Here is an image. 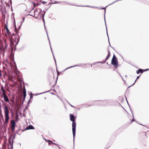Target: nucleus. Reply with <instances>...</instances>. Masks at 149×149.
Returning a JSON list of instances; mask_svg holds the SVG:
<instances>
[{
  "label": "nucleus",
  "instance_id": "obj_2",
  "mask_svg": "<svg viewBox=\"0 0 149 149\" xmlns=\"http://www.w3.org/2000/svg\"><path fill=\"white\" fill-rule=\"evenodd\" d=\"M111 63L113 65L115 66L116 68H117L118 64L117 59L114 54L113 55V57L111 60Z\"/></svg>",
  "mask_w": 149,
  "mask_h": 149
},
{
  "label": "nucleus",
  "instance_id": "obj_36",
  "mask_svg": "<svg viewBox=\"0 0 149 149\" xmlns=\"http://www.w3.org/2000/svg\"><path fill=\"white\" fill-rule=\"evenodd\" d=\"M17 43H16V45H17V44H18V42H19V40H18V39H17Z\"/></svg>",
  "mask_w": 149,
  "mask_h": 149
},
{
  "label": "nucleus",
  "instance_id": "obj_44",
  "mask_svg": "<svg viewBox=\"0 0 149 149\" xmlns=\"http://www.w3.org/2000/svg\"><path fill=\"white\" fill-rule=\"evenodd\" d=\"M134 120H135V119H132V121H132H132H134Z\"/></svg>",
  "mask_w": 149,
  "mask_h": 149
},
{
  "label": "nucleus",
  "instance_id": "obj_22",
  "mask_svg": "<svg viewBox=\"0 0 149 149\" xmlns=\"http://www.w3.org/2000/svg\"><path fill=\"white\" fill-rule=\"evenodd\" d=\"M50 48H51V50H52V54H53V57H54V59L55 60V62L56 63V59H55V57L54 56V54H53V53L52 52V47H51V46H50Z\"/></svg>",
  "mask_w": 149,
  "mask_h": 149
},
{
  "label": "nucleus",
  "instance_id": "obj_3",
  "mask_svg": "<svg viewBox=\"0 0 149 149\" xmlns=\"http://www.w3.org/2000/svg\"><path fill=\"white\" fill-rule=\"evenodd\" d=\"M76 123L73 122L72 123V131L73 137V143L74 144V139L75 135Z\"/></svg>",
  "mask_w": 149,
  "mask_h": 149
},
{
  "label": "nucleus",
  "instance_id": "obj_48",
  "mask_svg": "<svg viewBox=\"0 0 149 149\" xmlns=\"http://www.w3.org/2000/svg\"><path fill=\"white\" fill-rule=\"evenodd\" d=\"M10 4H11V3H12V1H11V0H10Z\"/></svg>",
  "mask_w": 149,
  "mask_h": 149
},
{
  "label": "nucleus",
  "instance_id": "obj_49",
  "mask_svg": "<svg viewBox=\"0 0 149 149\" xmlns=\"http://www.w3.org/2000/svg\"><path fill=\"white\" fill-rule=\"evenodd\" d=\"M15 136H13V139H14V138H15Z\"/></svg>",
  "mask_w": 149,
  "mask_h": 149
},
{
  "label": "nucleus",
  "instance_id": "obj_7",
  "mask_svg": "<svg viewBox=\"0 0 149 149\" xmlns=\"http://www.w3.org/2000/svg\"><path fill=\"white\" fill-rule=\"evenodd\" d=\"M80 65H85V64H78V65H74V66H70L69 67H68L66 69H65L64 70V71L66 70H67V69H68L70 68H72L75 67V66H80Z\"/></svg>",
  "mask_w": 149,
  "mask_h": 149
},
{
  "label": "nucleus",
  "instance_id": "obj_56",
  "mask_svg": "<svg viewBox=\"0 0 149 149\" xmlns=\"http://www.w3.org/2000/svg\"><path fill=\"white\" fill-rule=\"evenodd\" d=\"M107 64L108 65V63L107 62Z\"/></svg>",
  "mask_w": 149,
  "mask_h": 149
},
{
  "label": "nucleus",
  "instance_id": "obj_23",
  "mask_svg": "<svg viewBox=\"0 0 149 149\" xmlns=\"http://www.w3.org/2000/svg\"><path fill=\"white\" fill-rule=\"evenodd\" d=\"M100 63V62H95L94 63H93V65H97V64L98 63Z\"/></svg>",
  "mask_w": 149,
  "mask_h": 149
},
{
  "label": "nucleus",
  "instance_id": "obj_11",
  "mask_svg": "<svg viewBox=\"0 0 149 149\" xmlns=\"http://www.w3.org/2000/svg\"><path fill=\"white\" fill-rule=\"evenodd\" d=\"M11 124L12 126H15V122L14 120H12L11 121Z\"/></svg>",
  "mask_w": 149,
  "mask_h": 149
},
{
  "label": "nucleus",
  "instance_id": "obj_42",
  "mask_svg": "<svg viewBox=\"0 0 149 149\" xmlns=\"http://www.w3.org/2000/svg\"><path fill=\"white\" fill-rule=\"evenodd\" d=\"M42 12V10L41 9L39 13V14H40Z\"/></svg>",
  "mask_w": 149,
  "mask_h": 149
},
{
  "label": "nucleus",
  "instance_id": "obj_10",
  "mask_svg": "<svg viewBox=\"0 0 149 149\" xmlns=\"http://www.w3.org/2000/svg\"><path fill=\"white\" fill-rule=\"evenodd\" d=\"M34 129V127L33 126L30 125L27 127L25 128V130H33Z\"/></svg>",
  "mask_w": 149,
  "mask_h": 149
},
{
  "label": "nucleus",
  "instance_id": "obj_17",
  "mask_svg": "<svg viewBox=\"0 0 149 149\" xmlns=\"http://www.w3.org/2000/svg\"><path fill=\"white\" fill-rule=\"evenodd\" d=\"M62 2H63V3H65V2H61V1H55V2L54 3H49V4H57V3H62Z\"/></svg>",
  "mask_w": 149,
  "mask_h": 149
},
{
  "label": "nucleus",
  "instance_id": "obj_41",
  "mask_svg": "<svg viewBox=\"0 0 149 149\" xmlns=\"http://www.w3.org/2000/svg\"><path fill=\"white\" fill-rule=\"evenodd\" d=\"M1 102L3 103H4V101L3 100H1Z\"/></svg>",
  "mask_w": 149,
  "mask_h": 149
},
{
  "label": "nucleus",
  "instance_id": "obj_20",
  "mask_svg": "<svg viewBox=\"0 0 149 149\" xmlns=\"http://www.w3.org/2000/svg\"><path fill=\"white\" fill-rule=\"evenodd\" d=\"M140 75H141V74H140L139 76H137V77L136 79V80H135V81L134 82V83L133 84H132V85H131V86H129V87H130V86H133V85H134V84H135V82H136V81L137 79H138L139 78V77H140Z\"/></svg>",
  "mask_w": 149,
  "mask_h": 149
},
{
  "label": "nucleus",
  "instance_id": "obj_8",
  "mask_svg": "<svg viewBox=\"0 0 149 149\" xmlns=\"http://www.w3.org/2000/svg\"><path fill=\"white\" fill-rule=\"evenodd\" d=\"M70 117L71 121L73 122H75V118L72 114H70Z\"/></svg>",
  "mask_w": 149,
  "mask_h": 149
},
{
  "label": "nucleus",
  "instance_id": "obj_13",
  "mask_svg": "<svg viewBox=\"0 0 149 149\" xmlns=\"http://www.w3.org/2000/svg\"><path fill=\"white\" fill-rule=\"evenodd\" d=\"M2 91L3 92V94H2V95H1V97H4V96L7 95L6 94V93L5 92V91L4 89H3V90H2Z\"/></svg>",
  "mask_w": 149,
  "mask_h": 149
},
{
  "label": "nucleus",
  "instance_id": "obj_12",
  "mask_svg": "<svg viewBox=\"0 0 149 149\" xmlns=\"http://www.w3.org/2000/svg\"><path fill=\"white\" fill-rule=\"evenodd\" d=\"M3 97L4 100L6 102H9V100L7 95L4 97Z\"/></svg>",
  "mask_w": 149,
  "mask_h": 149
},
{
  "label": "nucleus",
  "instance_id": "obj_46",
  "mask_svg": "<svg viewBox=\"0 0 149 149\" xmlns=\"http://www.w3.org/2000/svg\"><path fill=\"white\" fill-rule=\"evenodd\" d=\"M126 100H127V98H126ZM127 103H128V105H129V107H130V105H129V104H128V102H127Z\"/></svg>",
  "mask_w": 149,
  "mask_h": 149
},
{
  "label": "nucleus",
  "instance_id": "obj_53",
  "mask_svg": "<svg viewBox=\"0 0 149 149\" xmlns=\"http://www.w3.org/2000/svg\"><path fill=\"white\" fill-rule=\"evenodd\" d=\"M38 5H39V4H37V6H38Z\"/></svg>",
  "mask_w": 149,
  "mask_h": 149
},
{
  "label": "nucleus",
  "instance_id": "obj_55",
  "mask_svg": "<svg viewBox=\"0 0 149 149\" xmlns=\"http://www.w3.org/2000/svg\"><path fill=\"white\" fill-rule=\"evenodd\" d=\"M92 65H91V67H92Z\"/></svg>",
  "mask_w": 149,
  "mask_h": 149
},
{
  "label": "nucleus",
  "instance_id": "obj_57",
  "mask_svg": "<svg viewBox=\"0 0 149 149\" xmlns=\"http://www.w3.org/2000/svg\"><path fill=\"white\" fill-rule=\"evenodd\" d=\"M17 33V32H16V33Z\"/></svg>",
  "mask_w": 149,
  "mask_h": 149
},
{
  "label": "nucleus",
  "instance_id": "obj_45",
  "mask_svg": "<svg viewBox=\"0 0 149 149\" xmlns=\"http://www.w3.org/2000/svg\"><path fill=\"white\" fill-rule=\"evenodd\" d=\"M30 100H29L28 101V104H29V103H30Z\"/></svg>",
  "mask_w": 149,
  "mask_h": 149
},
{
  "label": "nucleus",
  "instance_id": "obj_28",
  "mask_svg": "<svg viewBox=\"0 0 149 149\" xmlns=\"http://www.w3.org/2000/svg\"><path fill=\"white\" fill-rule=\"evenodd\" d=\"M148 70H149V69H146L145 70H143V72H145V71H146Z\"/></svg>",
  "mask_w": 149,
  "mask_h": 149
},
{
  "label": "nucleus",
  "instance_id": "obj_27",
  "mask_svg": "<svg viewBox=\"0 0 149 149\" xmlns=\"http://www.w3.org/2000/svg\"><path fill=\"white\" fill-rule=\"evenodd\" d=\"M15 126H12V129L13 131H14L15 129Z\"/></svg>",
  "mask_w": 149,
  "mask_h": 149
},
{
  "label": "nucleus",
  "instance_id": "obj_34",
  "mask_svg": "<svg viewBox=\"0 0 149 149\" xmlns=\"http://www.w3.org/2000/svg\"><path fill=\"white\" fill-rule=\"evenodd\" d=\"M45 13L42 14V15H41L40 17L42 16V17L44 18V16H45Z\"/></svg>",
  "mask_w": 149,
  "mask_h": 149
},
{
  "label": "nucleus",
  "instance_id": "obj_9",
  "mask_svg": "<svg viewBox=\"0 0 149 149\" xmlns=\"http://www.w3.org/2000/svg\"><path fill=\"white\" fill-rule=\"evenodd\" d=\"M7 46L8 45H7L6 44V43H5V46L4 47V46L1 47L0 48V49L2 51H3L4 52L5 51V50L7 48Z\"/></svg>",
  "mask_w": 149,
  "mask_h": 149
},
{
  "label": "nucleus",
  "instance_id": "obj_15",
  "mask_svg": "<svg viewBox=\"0 0 149 149\" xmlns=\"http://www.w3.org/2000/svg\"><path fill=\"white\" fill-rule=\"evenodd\" d=\"M48 141H49V144H50V143H52L53 144H54L55 145L57 146H58V148H59V149H61L58 146L57 144H56V143H53V142H52V141H50L49 140H48Z\"/></svg>",
  "mask_w": 149,
  "mask_h": 149
},
{
  "label": "nucleus",
  "instance_id": "obj_5",
  "mask_svg": "<svg viewBox=\"0 0 149 149\" xmlns=\"http://www.w3.org/2000/svg\"><path fill=\"white\" fill-rule=\"evenodd\" d=\"M99 105H106L105 104V103H106L107 102H108L107 101H106L105 100H103V101H101V100H98L97 101Z\"/></svg>",
  "mask_w": 149,
  "mask_h": 149
},
{
  "label": "nucleus",
  "instance_id": "obj_50",
  "mask_svg": "<svg viewBox=\"0 0 149 149\" xmlns=\"http://www.w3.org/2000/svg\"><path fill=\"white\" fill-rule=\"evenodd\" d=\"M3 87H2L1 88V90H3Z\"/></svg>",
  "mask_w": 149,
  "mask_h": 149
},
{
  "label": "nucleus",
  "instance_id": "obj_30",
  "mask_svg": "<svg viewBox=\"0 0 149 149\" xmlns=\"http://www.w3.org/2000/svg\"><path fill=\"white\" fill-rule=\"evenodd\" d=\"M106 61H105V60L103 62H100V63H101V64H104V63H105L106 62Z\"/></svg>",
  "mask_w": 149,
  "mask_h": 149
},
{
  "label": "nucleus",
  "instance_id": "obj_38",
  "mask_svg": "<svg viewBox=\"0 0 149 149\" xmlns=\"http://www.w3.org/2000/svg\"><path fill=\"white\" fill-rule=\"evenodd\" d=\"M24 19H25V17H24L22 19V22H24Z\"/></svg>",
  "mask_w": 149,
  "mask_h": 149
},
{
  "label": "nucleus",
  "instance_id": "obj_16",
  "mask_svg": "<svg viewBox=\"0 0 149 149\" xmlns=\"http://www.w3.org/2000/svg\"><path fill=\"white\" fill-rule=\"evenodd\" d=\"M108 53H109L108 54V55L105 60V61H107V60L108 59L109 57L110 56V52L109 50L108 51Z\"/></svg>",
  "mask_w": 149,
  "mask_h": 149
},
{
  "label": "nucleus",
  "instance_id": "obj_52",
  "mask_svg": "<svg viewBox=\"0 0 149 149\" xmlns=\"http://www.w3.org/2000/svg\"><path fill=\"white\" fill-rule=\"evenodd\" d=\"M132 116H133V117L134 116H133V113L132 112Z\"/></svg>",
  "mask_w": 149,
  "mask_h": 149
},
{
  "label": "nucleus",
  "instance_id": "obj_1",
  "mask_svg": "<svg viewBox=\"0 0 149 149\" xmlns=\"http://www.w3.org/2000/svg\"><path fill=\"white\" fill-rule=\"evenodd\" d=\"M5 106L4 107V114L5 116V124H7L8 123V120L9 119V110L8 108L7 105L4 104H3Z\"/></svg>",
  "mask_w": 149,
  "mask_h": 149
},
{
  "label": "nucleus",
  "instance_id": "obj_29",
  "mask_svg": "<svg viewBox=\"0 0 149 149\" xmlns=\"http://www.w3.org/2000/svg\"><path fill=\"white\" fill-rule=\"evenodd\" d=\"M47 9H45L43 11V12L45 14L46 12V11H47Z\"/></svg>",
  "mask_w": 149,
  "mask_h": 149
},
{
  "label": "nucleus",
  "instance_id": "obj_14",
  "mask_svg": "<svg viewBox=\"0 0 149 149\" xmlns=\"http://www.w3.org/2000/svg\"><path fill=\"white\" fill-rule=\"evenodd\" d=\"M143 72V70L141 69H139L138 70L136 71V73L137 74H139L140 73H142Z\"/></svg>",
  "mask_w": 149,
  "mask_h": 149
},
{
  "label": "nucleus",
  "instance_id": "obj_43",
  "mask_svg": "<svg viewBox=\"0 0 149 149\" xmlns=\"http://www.w3.org/2000/svg\"><path fill=\"white\" fill-rule=\"evenodd\" d=\"M25 97H23V100L24 101L25 100Z\"/></svg>",
  "mask_w": 149,
  "mask_h": 149
},
{
  "label": "nucleus",
  "instance_id": "obj_18",
  "mask_svg": "<svg viewBox=\"0 0 149 149\" xmlns=\"http://www.w3.org/2000/svg\"><path fill=\"white\" fill-rule=\"evenodd\" d=\"M37 11V10H36V9L35 10V12H34V14L35 13H36V11ZM28 15H30V16H31L33 17H34L35 18H38V16L37 17H35V14L33 15H31V14H28L27 16Z\"/></svg>",
  "mask_w": 149,
  "mask_h": 149
},
{
  "label": "nucleus",
  "instance_id": "obj_26",
  "mask_svg": "<svg viewBox=\"0 0 149 149\" xmlns=\"http://www.w3.org/2000/svg\"><path fill=\"white\" fill-rule=\"evenodd\" d=\"M31 95H30V99L32 98L33 97V96L32 95L33 94L31 92Z\"/></svg>",
  "mask_w": 149,
  "mask_h": 149
},
{
  "label": "nucleus",
  "instance_id": "obj_4",
  "mask_svg": "<svg viewBox=\"0 0 149 149\" xmlns=\"http://www.w3.org/2000/svg\"><path fill=\"white\" fill-rule=\"evenodd\" d=\"M120 0H117L116 1H115L113 2L112 3H111V4H110L109 5H108V6H107L105 8H101V9H105V13H104V20L105 21V26H106V22H105V12H106V8L108 6H109V5H111L112 4L116 2H117L118 1H119ZM106 27V30H107V36H108V40H109V45H110V43H109V37H108V33H107V27Z\"/></svg>",
  "mask_w": 149,
  "mask_h": 149
},
{
  "label": "nucleus",
  "instance_id": "obj_54",
  "mask_svg": "<svg viewBox=\"0 0 149 149\" xmlns=\"http://www.w3.org/2000/svg\"><path fill=\"white\" fill-rule=\"evenodd\" d=\"M20 26H19V29L20 28Z\"/></svg>",
  "mask_w": 149,
  "mask_h": 149
},
{
  "label": "nucleus",
  "instance_id": "obj_19",
  "mask_svg": "<svg viewBox=\"0 0 149 149\" xmlns=\"http://www.w3.org/2000/svg\"><path fill=\"white\" fill-rule=\"evenodd\" d=\"M6 31H7V33L8 34H9V33H10V31L8 29V28H7V26H6Z\"/></svg>",
  "mask_w": 149,
  "mask_h": 149
},
{
  "label": "nucleus",
  "instance_id": "obj_51",
  "mask_svg": "<svg viewBox=\"0 0 149 149\" xmlns=\"http://www.w3.org/2000/svg\"><path fill=\"white\" fill-rule=\"evenodd\" d=\"M141 124V125H143V126H145V125H142V124Z\"/></svg>",
  "mask_w": 149,
  "mask_h": 149
},
{
  "label": "nucleus",
  "instance_id": "obj_6",
  "mask_svg": "<svg viewBox=\"0 0 149 149\" xmlns=\"http://www.w3.org/2000/svg\"><path fill=\"white\" fill-rule=\"evenodd\" d=\"M11 137H10L8 139V143L11 146V149H13V139L12 140V142L11 141Z\"/></svg>",
  "mask_w": 149,
  "mask_h": 149
},
{
  "label": "nucleus",
  "instance_id": "obj_39",
  "mask_svg": "<svg viewBox=\"0 0 149 149\" xmlns=\"http://www.w3.org/2000/svg\"><path fill=\"white\" fill-rule=\"evenodd\" d=\"M68 103L70 104V105L72 107H74L72 105L70 104L69 102H68Z\"/></svg>",
  "mask_w": 149,
  "mask_h": 149
},
{
  "label": "nucleus",
  "instance_id": "obj_35",
  "mask_svg": "<svg viewBox=\"0 0 149 149\" xmlns=\"http://www.w3.org/2000/svg\"><path fill=\"white\" fill-rule=\"evenodd\" d=\"M33 3V5H34V7L32 9V10H33V9L36 6V4H35V3L34 2Z\"/></svg>",
  "mask_w": 149,
  "mask_h": 149
},
{
  "label": "nucleus",
  "instance_id": "obj_25",
  "mask_svg": "<svg viewBox=\"0 0 149 149\" xmlns=\"http://www.w3.org/2000/svg\"><path fill=\"white\" fill-rule=\"evenodd\" d=\"M49 91H47L46 92H42V93H39L38 94V95H40V94H43V93H47V92H49Z\"/></svg>",
  "mask_w": 149,
  "mask_h": 149
},
{
  "label": "nucleus",
  "instance_id": "obj_24",
  "mask_svg": "<svg viewBox=\"0 0 149 149\" xmlns=\"http://www.w3.org/2000/svg\"><path fill=\"white\" fill-rule=\"evenodd\" d=\"M46 33L47 34V35L48 38L49 40V42L50 44V40H49V37L48 36V32H47V30H46Z\"/></svg>",
  "mask_w": 149,
  "mask_h": 149
},
{
  "label": "nucleus",
  "instance_id": "obj_47",
  "mask_svg": "<svg viewBox=\"0 0 149 149\" xmlns=\"http://www.w3.org/2000/svg\"><path fill=\"white\" fill-rule=\"evenodd\" d=\"M57 74H58V73H59V72L57 70Z\"/></svg>",
  "mask_w": 149,
  "mask_h": 149
},
{
  "label": "nucleus",
  "instance_id": "obj_37",
  "mask_svg": "<svg viewBox=\"0 0 149 149\" xmlns=\"http://www.w3.org/2000/svg\"><path fill=\"white\" fill-rule=\"evenodd\" d=\"M42 19L43 21L44 22V24H45V20H44V18L42 17Z\"/></svg>",
  "mask_w": 149,
  "mask_h": 149
},
{
  "label": "nucleus",
  "instance_id": "obj_21",
  "mask_svg": "<svg viewBox=\"0 0 149 149\" xmlns=\"http://www.w3.org/2000/svg\"><path fill=\"white\" fill-rule=\"evenodd\" d=\"M23 93H26V90L25 88V87L24 86L23 90Z\"/></svg>",
  "mask_w": 149,
  "mask_h": 149
},
{
  "label": "nucleus",
  "instance_id": "obj_31",
  "mask_svg": "<svg viewBox=\"0 0 149 149\" xmlns=\"http://www.w3.org/2000/svg\"><path fill=\"white\" fill-rule=\"evenodd\" d=\"M23 97H26V93H23Z\"/></svg>",
  "mask_w": 149,
  "mask_h": 149
},
{
  "label": "nucleus",
  "instance_id": "obj_40",
  "mask_svg": "<svg viewBox=\"0 0 149 149\" xmlns=\"http://www.w3.org/2000/svg\"><path fill=\"white\" fill-rule=\"evenodd\" d=\"M10 41L11 44V45L13 44V42H12V41L11 40Z\"/></svg>",
  "mask_w": 149,
  "mask_h": 149
},
{
  "label": "nucleus",
  "instance_id": "obj_33",
  "mask_svg": "<svg viewBox=\"0 0 149 149\" xmlns=\"http://www.w3.org/2000/svg\"><path fill=\"white\" fill-rule=\"evenodd\" d=\"M42 3L43 4H45L46 3H47V2H45V1H42Z\"/></svg>",
  "mask_w": 149,
  "mask_h": 149
},
{
  "label": "nucleus",
  "instance_id": "obj_32",
  "mask_svg": "<svg viewBox=\"0 0 149 149\" xmlns=\"http://www.w3.org/2000/svg\"><path fill=\"white\" fill-rule=\"evenodd\" d=\"M82 6V7H91L92 8H94V7H92V6L91 7L90 6Z\"/></svg>",
  "mask_w": 149,
  "mask_h": 149
}]
</instances>
